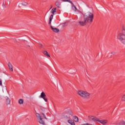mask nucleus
I'll list each match as a JSON object with an SVG mask.
<instances>
[{
	"label": "nucleus",
	"instance_id": "4be33fe9",
	"mask_svg": "<svg viewBox=\"0 0 125 125\" xmlns=\"http://www.w3.org/2000/svg\"><path fill=\"white\" fill-rule=\"evenodd\" d=\"M81 125H93V124H89L88 123H86V124H82Z\"/></svg>",
	"mask_w": 125,
	"mask_h": 125
},
{
	"label": "nucleus",
	"instance_id": "f3484780",
	"mask_svg": "<svg viewBox=\"0 0 125 125\" xmlns=\"http://www.w3.org/2000/svg\"><path fill=\"white\" fill-rule=\"evenodd\" d=\"M73 120L74 122L78 123L79 122V118L77 116H73Z\"/></svg>",
	"mask_w": 125,
	"mask_h": 125
},
{
	"label": "nucleus",
	"instance_id": "0eeeda50",
	"mask_svg": "<svg viewBox=\"0 0 125 125\" xmlns=\"http://www.w3.org/2000/svg\"><path fill=\"white\" fill-rule=\"evenodd\" d=\"M89 121L92 122H98V118L93 116H89L88 117Z\"/></svg>",
	"mask_w": 125,
	"mask_h": 125
},
{
	"label": "nucleus",
	"instance_id": "39448f33",
	"mask_svg": "<svg viewBox=\"0 0 125 125\" xmlns=\"http://www.w3.org/2000/svg\"><path fill=\"white\" fill-rule=\"evenodd\" d=\"M62 1H67V2H70V3H71L72 5H71V9H72V10L73 11H74L75 12H77L78 11V9L77 8V7H76V6H75V5L74 4H73V3H72V1H71V0H61Z\"/></svg>",
	"mask_w": 125,
	"mask_h": 125
},
{
	"label": "nucleus",
	"instance_id": "2eb2a0df",
	"mask_svg": "<svg viewBox=\"0 0 125 125\" xmlns=\"http://www.w3.org/2000/svg\"><path fill=\"white\" fill-rule=\"evenodd\" d=\"M67 123L69 124L70 125H76V124H75V122H74V120H68Z\"/></svg>",
	"mask_w": 125,
	"mask_h": 125
},
{
	"label": "nucleus",
	"instance_id": "bb28decb",
	"mask_svg": "<svg viewBox=\"0 0 125 125\" xmlns=\"http://www.w3.org/2000/svg\"><path fill=\"white\" fill-rule=\"evenodd\" d=\"M51 8H52V6H51L50 9H51Z\"/></svg>",
	"mask_w": 125,
	"mask_h": 125
},
{
	"label": "nucleus",
	"instance_id": "7ed1b4c3",
	"mask_svg": "<svg viewBox=\"0 0 125 125\" xmlns=\"http://www.w3.org/2000/svg\"><path fill=\"white\" fill-rule=\"evenodd\" d=\"M50 12L52 13V14L50 16V17L49 18V24L50 25L51 24V21H52V19H53V15H55L57 13V12H56V8H53L50 11Z\"/></svg>",
	"mask_w": 125,
	"mask_h": 125
},
{
	"label": "nucleus",
	"instance_id": "6ab92c4d",
	"mask_svg": "<svg viewBox=\"0 0 125 125\" xmlns=\"http://www.w3.org/2000/svg\"><path fill=\"white\" fill-rule=\"evenodd\" d=\"M21 4L22 5H23L24 6H26L28 5V3H27L26 2H22L21 3Z\"/></svg>",
	"mask_w": 125,
	"mask_h": 125
},
{
	"label": "nucleus",
	"instance_id": "ddd939ff",
	"mask_svg": "<svg viewBox=\"0 0 125 125\" xmlns=\"http://www.w3.org/2000/svg\"><path fill=\"white\" fill-rule=\"evenodd\" d=\"M6 101H5V104L6 105H9V104H10V99H9V98H8V97H6Z\"/></svg>",
	"mask_w": 125,
	"mask_h": 125
},
{
	"label": "nucleus",
	"instance_id": "f03ea898",
	"mask_svg": "<svg viewBox=\"0 0 125 125\" xmlns=\"http://www.w3.org/2000/svg\"><path fill=\"white\" fill-rule=\"evenodd\" d=\"M84 19L88 23H92L93 19H94V14L93 13L88 12L85 14L84 16Z\"/></svg>",
	"mask_w": 125,
	"mask_h": 125
},
{
	"label": "nucleus",
	"instance_id": "423d86ee",
	"mask_svg": "<svg viewBox=\"0 0 125 125\" xmlns=\"http://www.w3.org/2000/svg\"><path fill=\"white\" fill-rule=\"evenodd\" d=\"M45 96H46L45 93H44L43 92H42L41 94V95L39 96V98H42V99L44 100L45 102H47V99L45 98Z\"/></svg>",
	"mask_w": 125,
	"mask_h": 125
},
{
	"label": "nucleus",
	"instance_id": "412c9836",
	"mask_svg": "<svg viewBox=\"0 0 125 125\" xmlns=\"http://www.w3.org/2000/svg\"><path fill=\"white\" fill-rule=\"evenodd\" d=\"M43 117H44V118L45 119V120H47V118H46V117L45 116V115L43 114V113H41Z\"/></svg>",
	"mask_w": 125,
	"mask_h": 125
},
{
	"label": "nucleus",
	"instance_id": "b1692460",
	"mask_svg": "<svg viewBox=\"0 0 125 125\" xmlns=\"http://www.w3.org/2000/svg\"><path fill=\"white\" fill-rule=\"evenodd\" d=\"M0 86H2V81L0 80Z\"/></svg>",
	"mask_w": 125,
	"mask_h": 125
},
{
	"label": "nucleus",
	"instance_id": "f8f14e48",
	"mask_svg": "<svg viewBox=\"0 0 125 125\" xmlns=\"http://www.w3.org/2000/svg\"><path fill=\"white\" fill-rule=\"evenodd\" d=\"M88 23L87 21H86V20L84 19V21H79V24L81 26H84L85 25H86V23Z\"/></svg>",
	"mask_w": 125,
	"mask_h": 125
},
{
	"label": "nucleus",
	"instance_id": "f257e3e1",
	"mask_svg": "<svg viewBox=\"0 0 125 125\" xmlns=\"http://www.w3.org/2000/svg\"><path fill=\"white\" fill-rule=\"evenodd\" d=\"M117 38L122 43L125 44V30L124 26L122 27V32L117 35Z\"/></svg>",
	"mask_w": 125,
	"mask_h": 125
},
{
	"label": "nucleus",
	"instance_id": "a211bd4d",
	"mask_svg": "<svg viewBox=\"0 0 125 125\" xmlns=\"http://www.w3.org/2000/svg\"><path fill=\"white\" fill-rule=\"evenodd\" d=\"M19 103L20 104H23V103H24V100H23V99H20L19 100Z\"/></svg>",
	"mask_w": 125,
	"mask_h": 125
},
{
	"label": "nucleus",
	"instance_id": "393cba45",
	"mask_svg": "<svg viewBox=\"0 0 125 125\" xmlns=\"http://www.w3.org/2000/svg\"><path fill=\"white\" fill-rule=\"evenodd\" d=\"M56 5H57V6H58V5H59V3L58 2H56Z\"/></svg>",
	"mask_w": 125,
	"mask_h": 125
},
{
	"label": "nucleus",
	"instance_id": "dca6fc26",
	"mask_svg": "<svg viewBox=\"0 0 125 125\" xmlns=\"http://www.w3.org/2000/svg\"><path fill=\"white\" fill-rule=\"evenodd\" d=\"M43 54L45 55V56H47V57H50V55H49V54H48V52L46 51H44L43 52Z\"/></svg>",
	"mask_w": 125,
	"mask_h": 125
},
{
	"label": "nucleus",
	"instance_id": "9b49d317",
	"mask_svg": "<svg viewBox=\"0 0 125 125\" xmlns=\"http://www.w3.org/2000/svg\"><path fill=\"white\" fill-rule=\"evenodd\" d=\"M83 96L84 99H87L89 97H90V94L86 91H85Z\"/></svg>",
	"mask_w": 125,
	"mask_h": 125
},
{
	"label": "nucleus",
	"instance_id": "aec40b11",
	"mask_svg": "<svg viewBox=\"0 0 125 125\" xmlns=\"http://www.w3.org/2000/svg\"><path fill=\"white\" fill-rule=\"evenodd\" d=\"M122 101L125 102V94H124V95H122Z\"/></svg>",
	"mask_w": 125,
	"mask_h": 125
},
{
	"label": "nucleus",
	"instance_id": "6e6552de",
	"mask_svg": "<svg viewBox=\"0 0 125 125\" xmlns=\"http://www.w3.org/2000/svg\"><path fill=\"white\" fill-rule=\"evenodd\" d=\"M50 27H51V30L53 31V32H54V33H58V32H59V29H58L57 28L53 26L52 25H51V24H49Z\"/></svg>",
	"mask_w": 125,
	"mask_h": 125
},
{
	"label": "nucleus",
	"instance_id": "4468645a",
	"mask_svg": "<svg viewBox=\"0 0 125 125\" xmlns=\"http://www.w3.org/2000/svg\"><path fill=\"white\" fill-rule=\"evenodd\" d=\"M8 67L12 72H13V66H12V64L10 62H8Z\"/></svg>",
	"mask_w": 125,
	"mask_h": 125
},
{
	"label": "nucleus",
	"instance_id": "1a4fd4ad",
	"mask_svg": "<svg viewBox=\"0 0 125 125\" xmlns=\"http://www.w3.org/2000/svg\"><path fill=\"white\" fill-rule=\"evenodd\" d=\"M85 91L83 90H79L77 92V93L78 95H79L81 97H83V98H84V94Z\"/></svg>",
	"mask_w": 125,
	"mask_h": 125
},
{
	"label": "nucleus",
	"instance_id": "a878e982",
	"mask_svg": "<svg viewBox=\"0 0 125 125\" xmlns=\"http://www.w3.org/2000/svg\"><path fill=\"white\" fill-rule=\"evenodd\" d=\"M123 124L124 125H125V122H123Z\"/></svg>",
	"mask_w": 125,
	"mask_h": 125
},
{
	"label": "nucleus",
	"instance_id": "20e7f679",
	"mask_svg": "<svg viewBox=\"0 0 125 125\" xmlns=\"http://www.w3.org/2000/svg\"><path fill=\"white\" fill-rule=\"evenodd\" d=\"M36 116L37 118L38 122L41 125H45V123H44V121H43V119L42 118V116H41V114L38 113H36Z\"/></svg>",
	"mask_w": 125,
	"mask_h": 125
},
{
	"label": "nucleus",
	"instance_id": "5701e85b",
	"mask_svg": "<svg viewBox=\"0 0 125 125\" xmlns=\"http://www.w3.org/2000/svg\"><path fill=\"white\" fill-rule=\"evenodd\" d=\"M39 47H42V44L39 43Z\"/></svg>",
	"mask_w": 125,
	"mask_h": 125
},
{
	"label": "nucleus",
	"instance_id": "9d476101",
	"mask_svg": "<svg viewBox=\"0 0 125 125\" xmlns=\"http://www.w3.org/2000/svg\"><path fill=\"white\" fill-rule=\"evenodd\" d=\"M98 122H99V123H100L101 124L104 125H107V123H108V121L107 120H100L99 119L98 120Z\"/></svg>",
	"mask_w": 125,
	"mask_h": 125
}]
</instances>
